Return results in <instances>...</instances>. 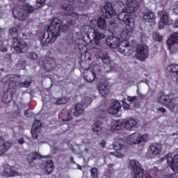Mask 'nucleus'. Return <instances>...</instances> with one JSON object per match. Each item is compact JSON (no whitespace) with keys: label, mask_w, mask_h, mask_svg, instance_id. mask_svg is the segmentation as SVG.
Instances as JSON below:
<instances>
[{"label":"nucleus","mask_w":178,"mask_h":178,"mask_svg":"<svg viewBox=\"0 0 178 178\" xmlns=\"http://www.w3.org/2000/svg\"><path fill=\"white\" fill-rule=\"evenodd\" d=\"M103 16L106 17V19H111L112 16H115L116 15V10H115V7L112 6V3L107 2L105 3L104 6V9H102Z\"/></svg>","instance_id":"nucleus-7"},{"label":"nucleus","mask_w":178,"mask_h":178,"mask_svg":"<svg viewBox=\"0 0 178 178\" xmlns=\"http://www.w3.org/2000/svg\"><path fill=\"white\" fill-rule=\"evenodd\" d=\"M88 37H92L95 41H101L105 38V34L100 33L97 29H90L88 30Z\"/></svg>","instance_id":"nucleus-9"},{"label":"nucleus","mask_w":178,"mask_h":178,"mask_svg":"<svg viewBox=\"0 0 178 178\" xmlns=\"http://www.w3.org/2000/svg\"><path fill=\"white\" fill-rule=\"evenodd\" d=\"M79 49L82 54L86 52V46L83 44H79Z\"/></svg>","instance_id":"nucleus-55"},{"label":"nucleus","mask_w":178,"mask_h":178,"mask_svg":"<svg viewBox=\"0 0 178 178\" xmlns=\"http://www.w3.org/2000/svg\"><path fill=\"white\" fill-rule=\"evenodd\" d=\"M106 44L113 49L115 48H119V46L122 42H120V38L117 36L111 35L108 36L106 40Z\"/></svg>","instance_id":"nucleus-8"},{"label":"nucleus","mask_w":178,"mask_h":178,"mask_svg":"<svg viewBox=\"0 0 178 178\" xmlns=\"http://www.w3.org/2000/svg\"><path fill=\"white\" fill-rule=\"evenodd\" d=\"M90 175L92 178H98V168L94 167L90 169Z\"/></svg>","instance_id":"nucleus-45"},{"label":"nucleus","mask_w":178,"mask_h":178,"mask_svg":"<svg viewBox=\"0 0 178 178\" xmlns=\"http://www.w3.org/2000/svg\"><path fill=\"white\" fill-rule=\"evenodd\" d=\"M98 90L100 95L104 98L106 97V95H109V92H111V88L106 83L104 82H100L99 83Z\"/></svg>","instance_id":"nucleus-12"},{"label":"nucleus","mask_w":178,"mask_h":178,"mask_svg":"<svg viewBox=\"0 0 178 178\" xmlns=\"http://www.w3.org/2000/svg\"><path fill=\"white\" fill-rule=\"evenodd\" d=\"M8 42L0 39V52H8Z\"/></svg>","instance_id":"nucleus-39"},{"label":"nucleus","mask_w":178,"mask_h":178,"mask_svg":"<svg viewBox=\"0 0 178 178\" xmlns=\"http://www.w3.org/2000/svg\"><path fill=\"white\" fill-rule=\"evenodd\" d=\"M39 127H41V122L40 120H35L33 124L32 129H34V130H38Z\"/></svg>","instance_id":"nucleus-50"},{"label":"nucleus","mask_w":178,"mask_h":178,"mask_svg":"<svg viewBox=\"0 0 178 178\" xmlns=\"http://www.w3.org/2000/svg\"><path fill=\"white\" fill-rule=\"evenodd\" d=\"M172 24L175 29H178V19H176L175 21L172 22Z\"/></svg>","instance_id":"nucleus-58"},{"label":"nucleus","mask_w":178,"mask_h":178,"mask_svg":"<svg viewBox=\"0 0 178 178\" xmlns=\"http://www.w3.org/2000/svg\"><path fill=\"white\" fill-rule=\"evenodd\" d=\"M103 129L104 123H102V122L101 121L95 122L93 125L92 126V129L96 133H99V131H102Z\"/></svg>","instance_id":"nucleus-27"},{"label":"nucleus","mask_w":178,"mask_h":178,"mask_svg":"<svg viewBox=\"0 0 178 178\" xmlns=\"http://www.w3.org/2000/svg\"><path fill=\"white\" fill-rule=\"evenodd\" d=\"M97 26L100 30H106V19H105V18L99 17L97 19Z\"/></svg>","instance_id":"nucleus-31"},{"label":"nucleus","mask_w":178,"mask_h":178,"mask_svg":"<svg viewBox=\"0 0 178 178\" xmlns=\"http://www.w3.org/2000/svg\"><path fill=\"white\" fill-rule=\"evenodd\" d=\"M12 98H13L12 92H10L9 90H8L7 92H4L3 95L2 101L4 104H9V102L12 101Z\"/></svg>","instance_id":"nucleus-33"},{"label":"nucleus","mask_w":178,"mask_h":178,"mask_svg":"<svg viewBox=\"0 0 178 178\" xmlns=\"http://www.w3.org/2000/svg\"><path fill=\"white\" fill-rule=\"evenodd\" d=\"M145 178H154V177H152V176H151V175L148 174V172H146L145 174Z\"/></svg>","instance_id":"nucleus-64"},{"label":"nucleus","mask_w":178,"mask_h":178,"mask_svg":"<svg viewBox=\"0 0 178 178\" xmlns=\"http://www.w3.org/2000/svg\"><path fill=\"white\" fill-rule=\"evenodd\" d=\"M99 58L101 59L102 62L104 63V65H108L109 62H111V59L109 58V56H108V54L104 53L103 55L99 56Z\"/></svg>","instance_id":"nucleus-41"},{"label":"nucleus","mask_w":178,"mask_h":178,"mask_svg":"<svg viewBox=\"0 0 178 178\" xmlns=\"http://www.w3.org/2000/svg\"><path fill=\"white\" fill-rule=\"evenodd\" d=\"M126 4L131 13L136 12L138 9V6H140V3L137 0H126Z\"/></svg>","instance_id":"nucleus-17"},{"label":"nucleus","mask_w":178,"mask_h":178,"mask_svg":"<svg viewBox=\"0 0 178 178\" xmlns=\"http://www.w3.org/2000/svg\"><path fill=\"white\" fill-rule=\"evenodd\" d=\"M160 20L158 23L159 30H163L165 26L169 24V13L166 10H161L159 12Z\"/></svg>","instance_id":"nucleus-5"},{"label":"nucleus","mask_w":178,"mask_h":178,"mask_svg":"<svg viewBox=\"0 0 178 178\" xmlns=\"http://www.w3.org/2000/svg\"><path fill=\"white\" fill-rule=\"evenodd\" d=\"M152 38L154 41H156L157 42H162L163 41V36L161 35L157 32L153 33Z\"/></svg>","instance_id":"nucleus-38"},{"label":"nucleus","mask_w":178,"mask_h":178,"mask_svg":"<svg viewBox=\"0 0 178 178\" xmlns=\"http://www.w3.org/2000/svg\"><path fill=\"white\" fill-rule=\"evenodd\" d=\"M125 30L128 33H131L134 30V19L133 17L129 18L127 21H125Z\"/></svg>","instance_id":"nucleus-26"},{"label":"nucleus","mask_w":178,"mask_h":178,"mask_svg":"<svg viewBox=\"0 0 178 178\" xmlns=\"http://www.w3.org/2000/svg\"><path fill=\"white\" fill-rule=\"evenodd\" d=\"M166 44L168 45V48H170L173 45L178 44V32L172 33L167 40Z\"/></svg>","instance_id":"nucleus-16"},{"label":"nucleus","mask_w":178,"mask_h":178,"mask_svg":"<svg viewBox=\"0 0 178 178\" xmlns=\"http://www.w3.org/2000/svg\"><path fill=\"white\" fill-rule=\"evenodd\" d=\"M59 118L61 119L63 122H69V120L73 119V117L72 116V113H70L69 110L64 108L59 114Z\"/></svg>","instance_id":"nucleus-15"},{"label":"nucleus","mask_w":178,"mask_h":178,"mask_svg":"<svg viewBox=\"0 0 178 178\" xmlns=\"http://www.w3.org/2000/svg\"><path fill=\"white\" fill-rule=\"evenodd\" d=\"M137 96H133V97H131V96H128L127 97V101H129V102H134V101H137Z\"/></svg>","instance_id":"nucleus-54"},{"label":"nucleus","mask_w":178,"mask_h":178,"mask_svg":"<svg viewBox=\"0 0 178 178\" xmlns=\"http://www.w3.org/2000/svg\"><path fill=\"white\" fill-rule=\"evenodd\" d=\"M31 84V81H25L19 83V87H21V88H29Z\"/></svg>","instance_id":"nucleus-48"},{"label":"nucleus","mask_w":178,"mask_h":178,"mask_svg":"<svg viewBox=\"0 0 178 178\" xmlns=\"http://www.w3.org/2000/svg\"><path fill=\"white\" fill-rule=\"evenodd\" d=\"M108 116V111L100 109L97 112V118L98 119H105Z\"/></svg>","instance_id":"nucleus-37"},{"label":"nucleus","mask_w":178,"mask_h":178,"mask_svg":"<svg viewBox=\"0 0 178 178\" xmlns=\"http://www.w3.org/2000/svg\"><path fill=\"white\" fill-rule=\"evenodd\" d=\"M129 168L132 169L133 172H136V170L141 169V165L136 160H130Z\"/></svg>","instance_id":"nucleus-29"},{"label":"nucleus","mask_w":178,"mask_h":178,"mask_svg":"<svg viewBox=\"0 0 178 178\" xmlns=\"http://www.w3.org/2000/svg\"><path fill=\"white\" fill-rule=\"evenodd\" d=\"M69 99H70V97H68L58 98L56 101V105H65V104H67V102H69Z\"/></svg>","instance_id":"nucleus-36"},{"label":"nucleus","mask_w":178,"mask_h":178,"mask_svg":"<svg viewBox=\"0 0 178 178\" xmlns=\"http://www.w3.org/2000/svg\"><path fill=\"white\" fill-rule=\"evenodd\" d=\"M17 88V84L16 83V81H12L10 83L8 84V89L9 90H16Z\"/></svg>","instance_id":"nucleus-47"},{"label":"nucleus","mask_w":178,"mask_h":178,"mask_svg":"<svg viewBox=\"0 0 178 178\" xmlns=\"http://www.w3.org/2000/svg\"><path fill=\"white\" fill-rule=\"evenodd\" d=\"M38 129H31V136H32V138H33V140H37V138H38V134L37 132Z\"/></svg>","instance_id":"nucleus-51"},{"label":"nucleus","mask_w":178,"mask_h":178,"mask_svg":"<svg viewBox=\"0 0 178 178\" xmlns=\"http://www.w3.org/2000/svg\"><path fill=\"white\" fill-rule=\"evenodd\" d=\"M123 104V108L125 111H128V109H129V111H133V108L131 107V105H133V104L130 103V104H127V103H124L122 102Z\"/></svg>","instance_id":"nucleus-52"},{"label":"nucleus","mask_w":178,"mask_h":178,"mask_svg":"<svg viewBox=\"0 0 178 178\" xmlns=\"http://www.w3.org/2000/svg\"><path fill=\"white\" fill-rule=\"evenodd\" d=\"M134 178H144V170L141 168L134 171Z\"/></svg>","instance_id":"nucleus-40"},{"label":"nucleus","mask_w":178,"mask_h":178,"mask_svg":"<svg viewBox=\"0 0 178 178\" xmlns=\"http://www.w3.org/2000/svg\"><path fill=\"white\" fill-rule=\"evenodd\" d=\"M113 147L115 151H120L124 147V140L120 138H117L114 140Z\"/></svg>","instance_id":"nucleus-19"},{"label":"nucleus","mask_w":178,"mask_h":178,"mask_svg":"<svg viewBox=\"0 0 178 178\" xmlns=\"http://www.w3.org/2000/svg\"><path fill=\"white\" fill-rule=\"evenodd\" d=\"M150 152H152L153 155H159V154H161V145L150 146Z\"/></svg>","instance_id":"nucleus-34"},{"label":"nucleus","mask_w":178,"mask_h":178,"mask_svg":"<svg viewBox=\"0 0 178 178\" xmlns=\"http://www.w3.org/2000/svg\"><path fill=\"white\" fill-rule=\"evenodd\" d=\"M44 170L47 175H51L54 172V161L52 160H49L45 163Z\"/></svg>","instance_id":"nucleus-28"},{"label":"nucleus","mask_w":178,"mask_h":178,"mask_svg":"<svg viewBox=\"0 0 178 178\" xmlns=\"http://www.w3.org/2000/svg\"><path fill=\"white\" fill-rule=\"evenodd\" d=\"M122 108V104L118 101H114L111 103L110 108H108V113L111 115H116L120 111Z\"/></svg>","instance_id":"nucleus-14"},{"label":"nucleus","mask_w":178,"mask_h":178,"mask_svg":"<svg viewBox=\"0 0 178 178\" xmlns=\"http://www.w3.org/2000/svg\"><path fill=\"white\" fill-rule=\"evenodd\" d=\"M60 8L63 10L67 16H72L73 14V6L67 1L61 3Z\"/></svg>","instance_id":"nucleus-13"},{"label":"nucleus","mask_w":178,"mask_h":178,"mask_svg":"<svg viewBox=\"0 0 178 178\" xmlns=\"http://www.w3.org/2000/svg\"><path fill=\"white\" fill-rule=\"evenodd\" d=\"M143 20L146 23H154L156 20V16L153 12H148L143 14Z\"/></svg>","instance_id":"nucleus-18"},{"label":"nucleus","mask_w":178,"mask_h":178,"mask_svg":"<svg viewBox=\"0 0 178 178\" xmlns=\"http://www.w3.org/2000/svg\"><path fill=\"white\" fill-rule=\"evenodd\" d=\"M23 10L28 15H31V13H34L35 10H37L34 7L31 6L30 4H24L23 6Z\"/></svg>","instance_id":"nucleus-35"},{"label":"nucleus","mask_w":178,"mask_h":178,"mask_svg":"<svg viewBox=\"0 0 178 178\" xmlns=\"http://www.w3.org/2000/svg\"><path fill=\"white\" fill-rule=\"evenodd\" d=\"M167 70H168V72H172V73H176L178 74V64H172L169 65Z\"/></svg>","instance_id":"nucleus-42"},{"label":"nucleus","mask_w":178,"mask_h":178,"mask_svg":"<svg viewBox=\"0 0 178 178\" xmlns=\"http://www.w3.org/2000/svg\"><path fill=\"white\" fill-rule=\"evenodd\" d=\"M157 111L159 112H161V113H166V108H163V107H160V108H157Z\"/></svg>","instance_id":"nucleus-60"},{"label":"nucleus","mask_w":178,"mask_h":178,"mask_svg":"<svg viewBox=\"0 0 178 178\" xmlns=\"http://www.w3.org/2000/svg\"><path fill=\"white\" fill-rule=\"evenodd\" d=\"M137 127V120L131 118L128 120L125 121V129L127 130H133V129Z\"/></svg>","instance_id":"nucleus-21"},{"label":"nucleus","mask_w":178,"mask_h":178,"mask_svg":"<svg viewBox=\"0 0 178 178\" xmlns=\"http://www.w3.org/2000/svg\"><path fill=\"white\" fill-rule=\"evenodd\" d=\"M118 17L120 20L125 22L131 19V15H130V13L126 11V10H122V12L118 13Z\"/></svg>","instance_id":"nucleus-22"},{"label":"nucleus","mask_w":178,"mask_h":178,"mask_svg":"<svg viewBox=\"0 0 178 178\" xmlns=\"http://www.w3.org/2000/svg\"><path fill=\"white\" fill-rule=\"evenodd\" d=\"M136 52L137 53L135 56L136 59H138V60H140V62H144L149 56L148 47L147 46L138 44L137 46Z\"/></svg>","instance_id":"nucleus-4"},{"label":"nucleus","mask_w":178,"mask_h":178,"mask_svg":"<svg viewBox=\"0 0 178 178\" xmlns=\"http://www.w3.org/2000/svg\"><path fill=\"white\" fill-rule=\"evenodd\" d=\"M43 67L47 72H51L54 70V67H56V63L52 58H47L43 60Z\"/></svg>","instance_id":"nucleus-11"},{"label":"nucleus","mask_w":178,"mask_h":178,"mask_svg":"<svg viewBox=\"0 0 178 178\" xmlns=\"http://www.w3.org/2000/svg\"><path fill=\"white\" fill-rule=\"evenodd\" d=\"M18 35L19 31H17V29L13 27L9 30V38L13 40L12 48L14 53L17 55L26 54L29 51V46L26 42L17 38Z\"/></svg>","instance_id":"nucleus-2"},{"label":"nucleus","mask_w":178,"mask_h":178,"mask_svg":"<svg viewBox=\"0 0 178 178\" xmlns=\"http://www.w3.org/2000/svg\"><path fill=\"white\" fill-rule=\"evenodd\" d=\"M3 174L6 177H14V176H19V172L10 168H4Z\"/></svg>","instance_id":"nucleus-20"},{"label":"nucleus","mask_w":178,"mask_h":178,"mask_svg":"<svg viewBox=\"0 0 178 178\" xmlns=\"http://www.w3.org/2000/svg\"><path fill=\"white\" fill-rule=\"evenodd\" d=\"M129 31H122L120 35V37L124 41H126L129 38Z\"/></svg>","instance_id":"nucleus-49"},{"label":"nucleus","mask_w":178,"mask_h":178,"mask_svg":"<svg viewBox=\"0 0 178 178\" xmlns=\"http://www.w3.org/2000/svg\"><path fill=\"white\" fill-rule=\"evenodd\" d=\"M13 15L14 19H17L18 20H21L22 22L26 20L27 19V14L22 12V11H15L13 10Z\"/></svg>","instance_id":"nucleus-23"},{"label":"nucleus","mask_w":178,"mask_h":178,"mask_svg":"<svg viewBox=\"0 0 178 178\" xmlns=\"http://www.w3.org/2000/svg\"><path fill=\"white\" fill-rule=\"evenodd\" d=\"M36 3L40 5V8H41V6H44V3H45V0H36Z\"/></svg>","instance_id":"nucleus-56"},{"label":"nucleus","mask_w":178,"mask_h":178,"mask_svg":"<svg viewBox=\"0 0 178 178\" xmlns=\"http://www.w3.org/2000/svg\"><path fill=\"white\" fill-rule=\"evenodd\" d=\"M27 58L35 60L38 59V55H37V53L34 51H30L27 54Z\"/></svg>","instance_id":"nucleus-43"},{"label":"nucleus","mask_w":178,"mask_h":178,"mask_svg":"<svg viewBox=\"0 0 178 178\" xmlns=\"http://www.w3.org/2000/svg\"><path fill=\"white\" fill-rule=\"evenodd\" d=\"M118 52L123 54L125 56H130L134 52L133 46L126 42H121L118 48Z\"/></svg>","instance_id":"nucleus-6"},{"label":"nucleus","mask_w":178,"mask_h":178,"mask_svg":"<svg viewBox=\"0 0 178 178\" xmlns=\"http://www.w3.org/2000/svg\"><path fill=\"white\" fill-rule=\"evenodd\" d=\"M83 106H84V104H76L75 105V111L73 113L74 116L75 118H79L81 115H83V113L84 112V108H83Z\"/></svg>","instance_id":"nucleus-24"},{"label":"nucleus","mask_w":178,"mask_h":178,"mask_svg":"<svg viewBox=\"0 0 178 178\" xmlns=\"http://www.w3.org/2000/svg\"><path fill=\"white\" fill-rule=\"evenodd\" d=\"M33 155L38 158V159H41V158H42V156H41V154L37 152H35L33 153Z\"/></svg>","instance_id":"nucleus-59"},{"label":"nucleus","mask_w":178,"mask_h":178,"mask_svg":"<svg viewBox=\"0 0 178 178\" xmlns=\"http://www.w3.org/2000/svg\"><path fill=\"white\" fill-rule=\"evenodd\" d=\"M131 138H134L136 143L140 144L141 143H147V141H149V135L148 134H145L143 135L140 134H133L131 136Z\"/></svg>","instance_id":"nucleus-10"},{"label":"nucleus","mask_w":178,"mask_h":178,"mask_svg":"<svg viewBox=\"0 0 178 178\" xmlns=\"http://www.w3.org/2000/svg\"><path fill=\"white\" fill-rule=\"evenodd\" d=\"M67 30H69V26L66 24L62 25V21L59 18L52 19L47 32L43 35V39L40 41L41 44L43 47H48L49 44H54L56 41V38L60 35V33H65Z\"/></svg>","instance_id":"nucleus-1"},{"label":"nucleus","mask_w":178,"mask_h":178,"mask_svg":"<svg viewBox=\"0 0 178 178\" xmlns=\"http://www.w3.org/2000/svg\"><path fill=\"white\" fill-rule=\"evenodd\" d=\"M26 63H27V60H26L25 59L21 58L18 60L17 67H22V68L25 67Z\"/></svg>","instance_id":"nucleus-46"},{"label":"nucleus","mask_w":178,"mask_h":178,"mask_svg":"<svg viewBox=\"0 0 178 178\" xmlns=\"http://www.w3.org/2000/svg\"><path fill=\"white\" fill-rule=\"evenodd\" d=\"M91 102H92V99L90 97H86L82 100V104L85 106H88V105H91Z\"/></svg>","instance_id":"nucleus-44"},{"label":"nucleus","mask_w":178,"mask_h":178,"mask_svg":"<svg viewBox=\"0 0 178 178\" xmlns=\"http://www.w3.org/2000/svg\"><path fill=\"white\" fill-rule=\"evenodd\" d=\"M99 145L102 147V148H105V145H106V140H102L100 141Z\"/></svg>","instance_id":"nucleus-57"},{"label":"nucleus","mask_w":178,"mask_h":178,"mask_svg":"<svg viewBox=\"0 0 178 178\" xmlns=\"http://www.w3.org/2000/svg\"><path fill=\"white\" fill-rule=\"evenodd\" d=\"M97 77V74L94 71H90L87 75H85L84 80L88 81V83H91V81H94L95 78Z\"/></svg>","instance_id":"nucleus-32"},{"label":"nucleus","mask_w":178,"mask_h":178,"mask_svg":"<svg viewBox=\"0 0 178 178\" xmlns=\"http://www.w3.org/2000/svg\"><path fill=\"white\" fill-rule=\"evenodd\" d=\"M113 130H123L126 129V122L123 120H117L112 127Z\"/></svg>","instance_id":"nucleus-25"},{"label":"nucleus","mask_w":178,"mask_h":178,"mask_svg":"<svg viewBox=\"0 0 178 178\" xmlns=\"http://www.w3.org/2000/svg\"><path fill=\"white\" fill-rule=\"evenodd\" d=\"M92 48H94L95 49H101V48H102L99 40H97L92 44Z\"/></svg>","instance_id":"nucleus-53"},{"label":"nucleus","mask_w":178,"mask_h":178,"mask_svg":"<svg viewBox=\"0 0 178 178\" xmlns=\"http://www.w3.org/2000/svg\"><path fill=\"white\" fill-rule=\"evenodd\" d=\"M6 58L8 59V60H10L12 59V55L11 54H6Z\"/></svg>","instance_id":"nucleus-63"},{"label":"nucleus","mask_w":178,"mask_h":178,"mask_svg":"<svg viewBox=\"0 0 178 178\" xmlns=\"http://www.w3.org/2000/svg\"><path fill=\"white\" fill-rule=\"evenodd\" d=\"M18 144H20V145H23L24 144V138H21L20 139L17 140Z\"/></svg>","instance_id":"nucleus-61"},{"label":"nucleus","mask_w":178,"mask_h":178,"mask_svg":"<svg viewBox=\"0 0 178 178\" xmlns=\"http://www.w3.org/2000/svg\"><path fill=\"white\" fill-rule=\"evenodd\" d=\"M10 143L8 141L4 142L0 145V155H3L5 152H8L10 149Z\"/></svg>","instance_id":"nucleus-30"},{"label":"nucleus","mask_w":178,"mask_h":178,"mask_svg":"<svg viewBox=\"0 0 178 178\" xmlns=\"http://www.w3.org/2000/svg\"><path fill=\"white\" fill-rule=\"evenodd\" d=\"M157 102L161 104V105H164L166 108H168L171 112H175V109L176 106H177V104L175 103V99L170 98L169 95H165L163 92L159 95Z\"/></svg>","instance_id":"nucleus-3"},{"label":"nucleus","mask_w":178,"mask_h":178,"mask_svg":"<svg viewBox=\"0 0 178 178\" xmlns=\"http://www.w3.org/2000/svg\"><path fill=\"white\" fill-rule=\"evenodd\" d=\"M131 104H132L131 105H133L134 108H138L140 106V102H133Z\"/></svg>","instance_id":"nucleus-62"}]
</instances>
